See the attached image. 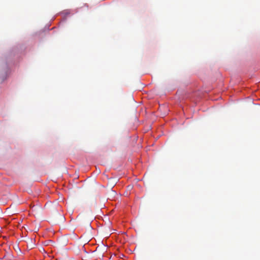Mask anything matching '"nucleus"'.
Listing matches in <instances>:
<instances>
[{"label": "nucleus", "mask_w": 260, "mask_h": 260, "mask_svg": "<svg viewBox=\"0 0 260 260\" xmlns=\"http://www.w3.org/2000/svg\"><path fill=\"white\" fill-rule=\"evenodd\" d=\"M112 181V178L109 179V181Z\"/></svg>", "instance_id": "f257e3e1"}, {"label": "nucleus", "mask_w": 260, "mask_h": 260, "mask_svg": "<svg viewBox=\"0 0 260 260\" xmlns=\"http://www.w3.org/2000/svg\"><path fill=\"white\" fill-rule=\"evenodd\" d=\"M114 183H111V185H113V184H114Z\"/></svg>", "instance_id": "f03ea898"}]
</instances>
